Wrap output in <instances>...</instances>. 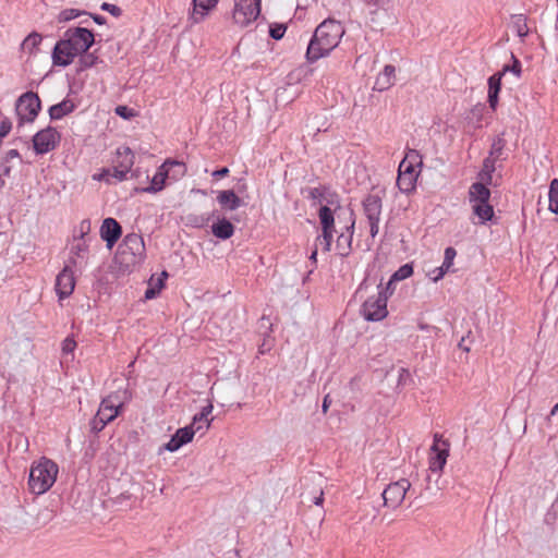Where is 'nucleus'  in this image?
Segmentation results:
<instances>
[{
	"label": "nucleus",
	"mask_w": 558,
	"mask_h": 558,
	"mask_svg": "<svg viewBox=\"0 0 558 558\" xmlns=\"http://www.w3.org/2000/svg\"><path fill=\"white\" fill-rule=\"evenodd\" d=\"M87 58H88V57H86V58H84V59L82 60V61L85 63V65H88V62H86V59H87Z\"/></svg>",
	"instance_id": "nucleus-56"
},
{
	"label": "nucleus",
	"mask_w": 558,
	"mask_h": 558,
	"mask_svg": "<svg viewBox=\"0 0 558 558\" xmlns=\"http://www.w3.org/2000/svg\"><path fill=\"white\" fill-rule=\"evenodd\" d=\"M558 412V403L553 408L551 415H555Z\"/></svg>",
	"instance_id": "nucleus-55"
},
{
	"label": "nucleus",
	"mask_w": 558,
	"mask_h": 558,
	"mask_svg": "<svg viewBox=\"0 0 558 558\" xmlns=\"http://www.w3.org/2000/svg\"><path fill=\"white\" fill-rule=\"evenodd\" d=\"M354 225V219H351V223L345 228V232H342L336 241V250L340 256H348L351 252Z\"/></svg>",
	"instance_id": "nucleus-22"
},
{
	"label": "nucleus",
	"mask_w": 558,
	"mask_h": 558,
	"mask_svg": "<svg viewBox=\"0 0 558 558\" xmlns=\"http://www.w3.org/2000/svg\"><path fill=\"white\" fill-rule=\"evenodd\" d=\"M324 502V492L320 490L319 496L315 498L314 504L317 506L323 505Z\"/></svg>",
	"instance_id": "nucleus-49"
},
{
	"label": "nucleus",
	"mask_w": 558,
	"mask_h": 558,
	"mask_svg": "<svg viewBox=\"0 0 558 558\" xmlns=\"http://www.w3.org/2000/svg\"><path fill=\"white\" fill-rule=\"evenodd\" d=\"M112 169H101L99 172L93 174V180L95 181H105L106 183H111Z\"/></svg>",
	"instance_id": "nucleus-36"
},
{
	"label": "nucleus",
	"mask_w": 558,
	"mask_h": 558,
	"mask_svg": "<svg viewBox=\"0 0 558 558\" xmlns=\"http://www.w3.org/2000/svg\"><path fill=\"white\" fill-rule=\"evenodd\" d=\"M318 218L322 226V233L316 238L317 247L323 252H329L335 232V216L327 206H322L318 210Z\"/></svg>",
	"instance_id": "nucleus-10"
},
{
	"label": "nucleus",
	"mask_w": 558,
	"mask_h": 558,
	"mask_svg": "<svg viewBox=\"0 0 558 558\" xmlns=\"http://www.w3.org/2000/svg\"><path fill=\"white\" fill-rule=\"evenodd\" d=\"M219 0H193V9L189 15L192 24H198L204 21L208 13L216 8Z\"/></svg>",
	"instance_id": "nucleus-18"
},
{
	"label": "nucleus",
	"mask_w": 558,
	"mask_h": 558,
	"mask_svg": "<svg viewBox=\"0 0 558 558\" xmlns=\"http://www.w3.org/2000/svg\"><path fill=\"white\" fill-rule=\"evenodd\" d=\"M495 171V160L486 158L483 162V168L478 173L480 182L487 187L493 182V173Z\"/></svg>",
	"instance_id": "nucleus-31"
},
{
	"label": "nucleus",
	"mask_w": 558,
	"mask_h": 558,
	"mask_svg": "<svg viewBox=\"0 0 558 558\" xmlns=\"http://www.w3.org/2000/svg\"><path fill=\"white\" fill-rule=\"evenodd\" d=\"M213 404L204 407L202 411L193 417L191 425H193L194 428L202 426V428L204 427L205 429H208L211 423V420L208 416L213 412Z\"/></svg>",
	"instance_id": "nucleus-32"
},
{
	"label": "nucleus",
	"mask_w": 558,
	"mask_h": 558,
	"mask_svg": "<svg viewBox=\"0 0 558 558\" xmlns=\"http://www.w3.org/2000/svg\"><path fill=\"white\" fill-rule=\"evenodd\" d=\"M76 280L74 271L70 266H65L57 276L54 290L59 300L69 298L75 289Z\"/></svg>",
	"instance_id": "nucleus-16"
},
{
	"label": "nucleus",
	"mask_w": 558,
	"mask_h": 558,
	"mask_svg": "<svg viewBox=\"0 0 558 558\" xmlns=\"http://www.w3.org/2000/svg\"><path fill=\"white\" fill-rule=\"evenodd\" d=\"M116 113L123 119H132L136 117V111L128 106H118L116 108Z\"/></svg>",
	"instance_id": "nucleus-37"
},
{
	"label": "nucleus",
	"mask_w": 558,
	"mask_h": 558,
	"mask_svg": "<svg viewBox=\"0 0 558 558\" xmlns=\"http://www.w3.org/2000/svg\"><path fill=\"white\" fill-rule=\"evenodd\" d=\"M121 247V254L130 253L132 255V262H135L136 256L141 255L144 251V240L140 234L130 233L124 238Z\"/></svg>",
	"instance_id": "nucleus-20"
},
{
	"label": "nucleus",
	"mask_w": 558,
	"mask_h": 558,
	"mask_svg": "<svg viewBox=\"0 0 558 558\" xmlns=\"http://www.w3.org/2000/svg\"><path fill=\"white\" fill-rule=\"evenodd\" d=\"M422 156L420 155V153L415 149H408L404 158L399 165L398 173H417L415 171V168L422 166Z\"/></svg>",
	"instance_id": "nucleus-21"
},
{
	"label": "nucleus",
	"mask_w": 558,
	"mask_h": 558,
	"mask_svg": "<svg viewBox=\"0 0 558 558\" xmlns=\"http://www.w3.org/2000/svg\"><path fill=\"white\" fill-rule=\"evenodd\" d=\"M211 231L216 238L227 240L233 235L234 227L229 220L221 219L213 225Z\"/></svg>",
	"instance_id": "nucleus-27"
},
{
	"label": "nucleus",
	"mask_w": 558,
	"mask_h": 558,
	"mask_svg": "<svg viewBox=\"0 0 558 558\" xmlns=\"http://www.w3.org/2000/svg\"><path fill=\"white\" fill-rule=\"evenodd\" d=\"M396 81V69L393 65H386L384 70L378 74L375 88L383 92L390 88Z\"/></svg>",
	"instance_id": "nucleus-23"
},
{
	"label": "nucleus",
	"mask_w": 558,
	"mask_h": 558,
	"mask_svg": "<svg viewBox=\"0 0 558 558\" xmlns=\"http://www.w3.org/2000/svg\"><path fill=\"white\" fill-rule=\"evenodd\" d=\"M410 487L411 483L407 478H400L389 484L383 492L384 505L388 508L397 509L403 502Z\"/></svg>",
	"instance_id": "nucleus-13"
},
{
	"label": "nucleus",
	"mask_w": 558,
	"mask_h": 558,
	"mask_svg": "<svg viewBox=\"0 0 558 558\" xmlns=\"http://www.w3.org/2000/svg\"><path fill=\"white\" fill-rule=\"evenodd\" d=\"M20 158V153L16 149H10L0 157V173L4 177H10L12 170V162Z\"/></svg>",
	"instance_id": "nucleus-30"
},
{
	"label": "nucleus",
	"mask_w": 558,
	"mask_h": 558,
	"mask_svg": "<svg viewBox=\"0 0 558 558\" xmlns=\"http://www.w3.org/2000/svg\"><path fill=\"white\" fill-rule=\"evenodd\" d=\"M112 177L116 181H123L134 165V154L128 146H120L116 150L113 161Z\"/></svg>",
	"instance_id": "nucleus-14"
},
{
	"label": "nucleus",
	"mask_w": 558,
	"mask_h": 558,
	"mask_svg": "<svg viewBox=\"0 0 558 558\" xmlns=\"http://www.w3.org/2000/svg\"><path fill=\"white\" fill-rule=\"evenodd\" d=\"M163 288V281L162 279H158L157 280V283H156V287H149L146 291H145V298L147 300H150V299H154L158 293L159 291Z\"/></svg>",
	"instance_id": "nucleus-39"
},
{
	"label": "nucleus",
	"mask_w": 558,
	"mask_h": 558,
	"mask_svg": "<svg viewBox=\"0 0 558 558\" xmlns=\"http://www.w3.org/2000/svg\"><path fill=\"white\" fill-rule=\"evenodd\" d=\"M201 429L202 426H197V428H194L193 425L179 428L175 432V434L171 437V439L159 449V453H161L163 450L170 452L178 451L182 446L191 442L196 432Z\"/></svg>",
	"instance_id": "nucleus-15"
},
{
	"label": "nucleus",
	"mask_w": 558,
	"mask_h": 558,
	"mask_svg": "<svg viewBox=\"0 0 558 558\" xmlns=\"http://www.w3.org/2000/svg\"><path fill=\"white\" fill-rule=\"evenodd\" d=\"M549 210L558 215V179H554L549 186Z\"/></svg>",
	"instance_id": "nucleus-33"
},
{
	"label": "nucleus",
	"mask_w": 558,
	"mask_h": 558,
	"mask_svg": "<svg viewBox=\"0 0 558 558\" xmlns=\"http://www.w3.org/2000/svg\"><path fill=\"white\" fill-rule=\"evenodd\" d=\"M94 40V34L87 28L66 29L52 50L53 65H70L76 57L82 56L93 46Z\"/></svg>",
	"instance_id": "nucleus-1"
},
{
	"label": "nucleus",
	"mask_w": 558,
	"mask_h": 558,
	"mask_svg": "<svg viewBox=\"0 0 558 558\" xmlns=\"http://www.w3.org/2000/svg\"><path fill=\"white\" fill-rule=\"evenodd\" d=\"M229 169L227 167H223L219 170H216L213 172V177L217 178V179H220V178H225L229 174Z\"/></svg>",
	"instance_id": "nucleus-46"
},
{
	"label": "nucleus",
	"mask_w": 558,
	"mask_h": 558,
	"mask_svg": "<svg viewBox=\"0 0 558 558\" xmlns=\"http://www.w3.org/2000/svg\"><path fill=\"white\" fill-rule=\"evenodd\" d=\"M508 64L504 65L500 72L495 73L488 78V104L493 110H496L498 95L501 89V78L508 72Z\"/></svg>",
	"instance_id": "nucleus-19"
},
{
	"label": "nucleus",
	"mask_w": 558,
	"mask_h": 558,
	"mask_svg": "<svg viewBox=\"0 0 558 558\" xmlns=\"http://www.w3.org/2000/svg\"><path fill=\"white\" fill-rule=\"evenodd\" d=\"M441 270H444V276L446 275V272L450 269V267H446V264L442 263V265L439 267Z\"/></svg>",
	"instance_id": "nucleus-53"
},
{
	"label": "nucleus",
	"mask_w": 558,
	"mask_h": 558,
	"mask_svg": "<svg viewBox=\"0 0 558 558\" xmlns=\"http://www.w3.org/2000/svg\"><path fill=\"white\" fill-rule=\"evenodd\" d=\"M432 451L434 454L429 458V469L433 472H440L447 462V458L449 456L448 449H440L435 442L432 446Z\"/></svg>",
	"instance_id": "nucleus-24"
},
{
	"label": "nucleus",
	"mask_w": 558,
	"mask_h": 558,
	"mask_svg": "<svg viewBox=\"0 0 558 558\" xmlns=\"http://www.w3.org/2000/svg\"><path fill=\"white\" fill-rule=\"evenodd\" d=\"M40 110V99L37 94L27 92L16 100L15 111L19 117V125L33 122Z\"/></svg>",
	"instance_id": "nucleus-9"
},
{
	"label": "nucleus",
	"mask_w": 558,
	"mask_h": 558,
	"mask_svg": "<svg viewBox=\"0 0 558 558\" xmlns=\"http://www.w3.org/2000/svg\"><path fill=\"white\" fill-rule=\"evenodd\" d=\"M518 35H519L520 37H525V36L527 35V28H526V26H525V25H524V26H519V28H518Z\"/></svg>",
	"instance_id": "nucleus-48"
},
{
	"label": "nucleus",
	"mask_w": 558,
	"mask_h": 558,
	"mask_svg": "<svg viewBox=\"0 0 558 558\" xmlns=\"http://www.w3.org/2000/svg\"><path fill=\"white\" fill-rule=\"evenodd\" d=\"M551 510H554L555 512H558V500L555 501L553 505H551Z\"/></svg>",
	"instance_id": "nucleus-54"
},
{
	"label": "nucleus",
	"mask_w": 558,
	"mask_h": 558,
	"mask_svg": "<svg viewBox=\"0 0 558 558\" xmlns=\"http://www.w3.org/2000/svg\"><path fill=\"white\" fill-rule=\"evenodd\" d=\"M217 201L221 207L229 210H235L241 206V198L232 190L220 191Z\"/></svg>",
	"instance_id": "nucleus-25"
},
{
	"label": "nucleus",
	"mask_w": 558,
	"mask_h": 558,
	"mask_svg": "<svg viewBox=\"0 0 558 558\" xmlns=\"http://www.w3.org/2000/svg\"><path fill=\"white\" fill-rule=\"evenodd\" d=\"M43 41V36L39 33H31L21 45V49L28 54H36Z\"/></svg>",
	"instance_id": "nucleus-28"
},
{
	"label": "nucleus",
	"mask_w": 558,
	"mask_h": 558,
	"mask_svg": "<svg viewBox=\"0 0 558 558\" xmlns=\"http://www.w3.org/2000/svg\"><path fill=\"white\" fill-rule=\"evenodd\" d=\"M80 15V11L76 10V9H65L63 11H61L59 14H58V22L59 23H65V22H69L75 17H77Z\"/></svg>",
	"instance_id": "nucleus-34"
},
{
	"label": "nucleus",
	"mask_w": 558,
	"mask_h": 558,
	"mask_svg": "<svg viewBox=\"0 0 558 558\" xmlns=\"http://www.w3.org/2000/svg\"><path fill=\"white\" fill-rule=\"evenodd\" d=\"M418 173H398L397 185L402 193H411L415 190Z\"/></svg>",
	"instance_id": "nucleus-29"
},
{
	"label": "nucleus",
	"mask_w": 558,
	"mask_h": 558,
	"mask_svg": "<svg viewBox=\"0 0 558 558\" xmlns=\"http://www.w3.org/2000/svg\"><path fill=\"white\" fill-rule=\"evenodd\" d=\"M74 109V102L70 99H64L61 102L50 107L49 116L52 120H60L64 116L71 113Z\"/></svg>",
	"instance_id": "nucleus-26"
},
{
	"label": "nucleus",
	"mask_w": 558,
	"mask_h": 558,
	"mask_svg": "<svg viewBox=\"0 0 558 558\" xmlns=\"http://www.w3.org/2000/svg\"><path fill=\"white\" fill-rule=\"evenodd\" d=\"M490 191L482 183H473L469 190V201L473 214L480 223H485L494 217V208L489 204Z\"/></svg>",
	"instance_id": "nucleus-4"
},
{
	"label": "nucleus",
	"mask_w": 558,
	"mask_h": 558,
	"mask_svg": "<svg viewBox=\"0 0 558 558\" xmlns=\"http://www.w3.org/2000/svg\"><path fill=\"white\" fill-rule=\"evenodd\" d=\"M269 350H270V345H267V343H266V342H264V343L259 347V350H258V351H259V353H260V354H265V353H266L267 351H269Z\"/></svg>",
	"instance_id": "nucleus-50"
},
{
	"label": "nucleus",
	"mask_w": 558,
	"mask_h": 558,
	"mask_svg": "<svg viewBox=\"0 0 558 558\" xmlns=\"http://www.w3.org/2000/svg\"><path fill=\"white\" fill-rule=\"evenodd\" d=\"M511 59L513 63L508 65V72H512L517 77H519L521 75V62L513 54H511Z\"/></svg>",
	"instance_id": "nucleus-43"
},
{
	"label": "nucleus",
	"mask_w": 558,
	"mask_h": 558,
	"mask_svg": "<svg viewBox=\"0 0 558 558\" xmlns=\"http://www.w3.org/2000/svg\"><path fill=\"white\" fill-rule=\"evenodd\" d=\"M172 168H177V170L172 173L173 179H179L185 175L186 167L183 162L167 159L157 170L155 175L150 181V185L143 189L142 191L145 193H157L163 190L166 185V180L170 174Z\"/></svg>",
	"instance_id": "nucleus-6"
},
{
	"label": "nucleus",
	"mask_w": 558,
	"mask_h": 558,
	"mask_svg": "<svg viewBox=\"0 0 558 558\" xmlns=\"http://www.w3.org/2000/svg\"><path fill=\"white\" fill-rule=\"evenodd\" d=\"M101 8H102V10L109 11L114 15H118L120 13V9L118 7H116L114 4L104 3L101 5Z\"/></svg>",
	"instance_id": "nucleus-45"
},
{
	"label": "nucleus",
	"mask_w": 558,
	"mask_h": 558,
	"mask_svg": "<svg viewBox=\"0 0 558 558\" xmlns=\"http://www.w3.org/2000/svg\"><path fill=\"white\" fill-rule=\"evenodd\" d=\"M76 348V341L71 338L66 337L62 342V352L63 354H72Z\"/></svg>",
	"instance_id": "nucleus-40"
},
{
	"label": "nucleus",
	"mask_w": 558,
	"mask_h": 558,
	"mask_svg": "<svg viewBox=\"0 0 558 558\" xmlns=\"http://www.w3.org/2000/svg\"><path fill=\"white\" fill-rule=\"evenodd\" d=\"M122 407L123 403L114 395H110L102 399L97 414L92 421L93 430H102L108 423L113 421L119 415Z\"/></svg>",
	"instance_id": "nucleus-8"
},
{
	"label": "nucleus",
	"mask_w": 558,
	"mask_h": 558,
	"mask_svg": "<svg viewBox=\"0 0 558 558\" xmlns=\"http://www.w3.org/2000/svg\"><path fill=\"white\" fill-rule=\"evenodd\" d=\"M387 300L386 291L377 287L375 293L369 295L363 303L362 315L366 320L378 322L387 317Z\"/></svg>",
	"instance_id": "nucleus-7"
},
{
	"label": "nucleus",
	"mask_w": 558,
	"mask_h": 558,
	"mask_svg": "<svg viewBox=\"0 0 558 558\" xmlns=\"http://www.w3.org/2000/svg\"><path fill=\"white\" fill-rule=\"evenodd\" d=\"M122 233L121 226L113 218H106L100 227V236L106 241L107 246L111 248L120 239Z\"/></svg>",
	"instance_id": "nucleus-17"
},
{
	"label": "nucleus",
	"mask_w": 558,
	"mask_h": 558,
	"mask_svg": "<svg viewBox=\"0 0 558 558\" xmlns=\"http://www.w3.org/2000/svg\"><path fill=\"white\" fill-rule=\"evenodd\" d=\"M287 27L282 24H277L270 27L269 34L274 39H281L284 36Z\"/></svg>",
	"instance_id": "nucleus-41"
},
{
	"label": "nucleus",
	"mask_w": 558,
	"mask_h": 558,
	"mask_svg": "<svg viewBox=\"0 0 558 558\" xmlns=\"http://www.w3.org/2000/svg\"><path fill=\"white\" fill-rule=\"evenodd\" d=\"M383 209L381 197L375 194L368 195L363 201V213L366 217L369 233L374 239L379 232V222Z\"/></svg>",
	"instance_id": "nucleus-11"
},
{
	"label": "nucleus",
	"mask_w": 558,
	"mask_h": 558,
	"mask_svg": "<svg viewBox=\"0 0 558 558\" xmlns=\"http://www.w3.org/2000/svg\"><path fill=\"white\" fill-rule=\"evenodd\" d=\"M345 31L343 25L327 19L315 29L306 50V60L311 63L328 56L340 43Z\"/></svg>",
	"instance_id": "nucleus-2"
},
{
	"label": "nucleus",
	"mask_w": 558,
	"mask_h": 558,
	"mask_svg": "<svg viewBox=\"0 0 558 558\" xmlns=\"http://www.w3.org/2000/svg\"><path fill=\"white\" fill-rule=\"evenodd\" d=\"M3 174L0 173V190L5 185V181L3 179Z\"/></svg>",
	"instance_id": "nucleus-52"
},
{
	"label": "nucleus",
	"mask_w": 558,
	"mask_h": 558,
	"mask_svg": "<svg viewBox=\"0 0 558 558\" xmlns=\"http://www.w3.org/2000/svg\"><path fill=\"white\" fill-rule=\"evenodd\" d=\"M12 130V121L8 117L0 118V138L5 137Z\"/></svg>",
	"instance_id": "nucleus-38"
},
{
	"label": "nucleus",
	"mask_w": 558,
	"mask_h": 558,
	"mask_svg": "<svg viewBox=\"0 0 558 558\" xmlns=\"http://www.w3.org/2000/svg\"><path fill=\"white\" fill-rule=\"evenodd\" d=\"M58 473L59 466L53 460L41 457L34 461L29 470V492L35 495L45 494L56 483Z\"/></svg>",
	"instance_id": "nucleus-3"
},
{
	"label": "nucleus",
	"mask_w": 558,
	"mask_h": 558,
	"mask_svg": "<svg viewBox=\"0 0 558 558\" xmlns=\"http://www.w3.org/2000/svg\"><path fill=\"white\" fill-rule=\"evenodd\" d=\"M456 255H457V252L453 247H447L445 250L444 263L446 264V267L452 266Z\"/></svg>",
	"instance_id": "nucleus-42"
},
{
	"label": "nucleus",
	"mask_w": 558,
	"mask_h": 558,
	"mask_svg": "<svg viewBox=\"0 0 558 558\" xmlns=\"http://www.w3.org/2000/svg\"><path fill=\"white\" fill-rule=\"evenodd\" d=\"M262 11V0H233L232 24L243 28L255 22Z\"/></svg>",
	"instance_id": "nucleus-5"
},
{
	"label": "nucleus",
	"mask_w": 558,
	"mask_h": 558,
	"mask_svg": "<svg viewBox=\"0 0 558 558\" xmlns=\"http://www.w3.org/2000/svg\"><path fill=\"white\" fill-rule=\"evenodd\" d=\"M60 140V133L54 128L48 126L33 136V148L37 155H45L56 149Z\"/></svg>",
	"instance_id": "nucleus-12"
},
{
	"label": "nucleus",
	"mask_w": 558,
	"mask_h": 558,
	"mask_svg": "<svg viewBox=\"0 0 558 558\" xmlns=\"http://www.w3.org/2000/svg\"><path fill=\"white\" fill-rule=\"evenodd\" d=\"M329 405H330V401H329V396H326L324 398V401H323V412L326 413L329 409Z\"/></svg>",
	"instance_id": "nucleus-47"
},
{
	"label": "nucleus",
	"mask_w": 558,
	"mask_h": 558,
	"mask_svg": "<svg viewBox=\"0 0 558 558\" xmlns=\"http://www.w3.org/2000/svg\"><path fill=\"white\" fill-rule=\"evenodd\" d=\"M413 274V268L411 265L405 264L401 266L392 276L395 280H403L409 278Z\"/></svg>",
	"instance_id": "nucleus-35"
},
{
	"label": "nucleus",
	"mask_w": 558,
	"mask_h": 558,
	"mask_svg": "<svg viewBox=\"0 0 558 558\" xmlns=\"http://www.w3.org/2000/svg\"><path fill=\"white\" fill-rule=\"evenodd\" d=\"M428 277H429L433 281L437 282V281H438V280H440L441 278H444V270H441L440 268H435V269H433V270H430V271L428 272Z\"/></svg>",
	"instance_id": "nucleus-44"
},
{
	"label": "nucleus",
	"mask_w": 558,
	"mask_h": 558,
	"mask_svg": "<svg viewBox=\"0 0 558 558\" xmlns=\"http://www.w3.org/2000/svg\"><path fill=\"white\" fill-rule=\"evenodd\" d=\"M318 250H320V251H322V248H320V247H317V243L315 242V250H314V251L312 252V254H311V259L316 260V256H317V252H318Z\"/></svg>",
	"instance_id": "nucleus-51"
}]
</instances>
